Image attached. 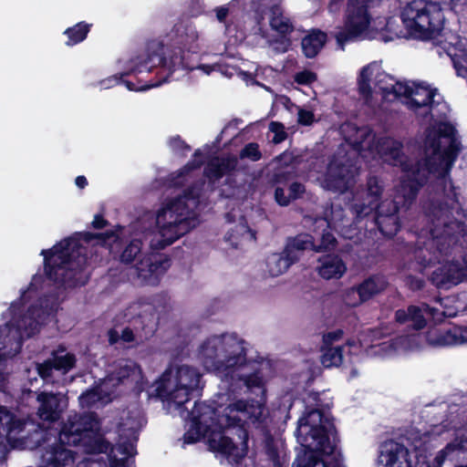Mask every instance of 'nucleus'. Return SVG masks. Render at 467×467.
I'll return each mask as SVG.
<instances>
[{
    "label": "nucleus",
    "instance_id": "a878e982",
    "mask_svg": "<svg viewBox=\"0 0 467 467\" xmlns=\"http://www.w3.org/2000/svg\"><path fill=\"white\" fill-rule=\"evenodd\" d=\"M395 321L399 324H406L409 321L412 322V328L414 330H421L426 325L427 321L420 306L410 305L407 309H398L395 312Z\"/></svg>",
    "mask_w": 467,
    "mask_h": 467
},
{
    "label": "nucleus",
    "instance_id": "393cba45",
    "mask_svg": "<svg viewBox=\"0 0 467 467\" xmlns=\"http://www.w3.org/2000/svg\"><path fill=\"white\" fill-rule=\"evenodd\" d=\"M297 261L298 257L290 255L288 253H285L284 249L282 253H274L268 255L266 258V266L272 276H278Z\"/></svg>",
    "mask_w": 467,
    "mask_h": 467
},
{
    "label": "nucleus",
    "instance_id": "774afa93",
    "mask_svg": "<svg viewBox=\"0 0 467 467\" xmlns=\"http://www.w3.org/2000/svg\"><path fill=\"white\" fill-rule=\"evenodd\" d=\"M109 342L110 345H114L118 343V341L120 339V335L118 333L117 330L111 328L109 330Z\"/></svg>",
    "mask_w": 467,
    "mask_h": 467
},
{
    "label": "nucleus",
    "instance_id": "09e8293b",
    "mask_svg": "<svg viewBox=\"0 0 467 467\" xmlns=\"http://www.w3.org/2000/svg\"><path fill=\"white\" fill-rule=\"evenodd\" d=\"M96 244L101 246L111 245L119 239L117 231L107 230L103 233H96Z\"/></svg>",
    "mask_w": 467,
    "mask_h": 467
},
{
    "label": "nucleus",
    "instance_id": "e433bc0d",
    "mask_svg": "<svg viewBox=\"0 0 467 467\" xmlns=\"http://www.w3.org/2000/svg\"><path fill=\"white\" fill-rule=\"evenodd\" d=\"M461 150V143L458 140L449 141V145L444 149L441 150V153L438 154L442 161H444L447 166L451 167L456 161L459 152Z\"/></svg>",
    "mask_w": 467,
    "mask_h": 467
},
{
    "label": "nucleus",
    "instance_id": "8fccbe9b",
    "mask_svg": "<svg viewBox=\"0 0 467 467\" xmlns=\"http://www.w3.org/2000/svg\"><path fill=\"white\" fill-rule=\"evenodd\" d=\"M317 78V74L310 70L299 71L295 75V81L299 85H311Z\"/></svg>",
    "mask_w": 467,
    "mask_h": 467
},
{
    "label": "nucleus",
    "instance_id": "0e129e2a",
    "mask_svg": "<svg viewBox=\"0 0 467 467\" xmlns=\"http://www.w3.org/2000/svg\"><path fill=\"white\" fill-rule=\"evenodd\" d=\"M127 458H117L116 456L111 457L109 460L110 467H127Z\"/></svg>",
    "mask_w": 467,
    "mask_h": 467
},
{
    "label": "nucleus",
    "instance_id": "473e14b6",
    "mask_svg": "<svg viewBox=\"0 0 467 467\" xmlns=\"http://www.w3.org/2000/svg\"><path fill=\"white\" fill-rule=\"evenodd\" d=\"M270 26L281 36H286L293 32L294 26L288 18H285L279 10L277 5H274L271 8Z\"/></svg>",
    "mask_w": 467,
    "mask_h": 467
},
{
    "label": "nucleus",
    "instance_id": "b1692460",
    "mask_svg": "<svg viewBox=\"0 0 467 467\" xmlns=\"http://www.w3.org/2000/svg\"><path fill=\"white\" fill-rule=\"evenodd\" d=\"M327 41L326 32L318 28L311 29L301 40V48L307 58L316 57L325 47Z\"/></svg>",
    "mask_w": 467,
    "mask_h": 467
},
{
    "label": "nucleus",
    "instance_id": "9d476101",
    "mask_svg": "<svg viewBox=\"0 0 467 467\" xmlns=\"http://www.w3.org/2000/svg\"><path fill=\"white\" fill-rule=\"evenodd\" d=\"M443 6L439 0H413L408 3L400 15L408 34L420 40H431L440 36L445 22Z\"/></svg>",
    "mask_w": 467,
    "mask_h": 467
},
{
    "label": "nucleus",
    "instance_id": "f3484780",
    "mask_svg": "<svg viewBox=\"0 0 467 467\" xmlns=\"http://www.w3.org/2000/svg\"><path fill=\"white\" fill-rule=\"evenodd\" d=\"M26 421L16 417L4 406H0V458L6 452V443H11L16 435L24 431Z\"/></svg>",
    "mask_w": 467,
    "mask_h": 467
},
{
    "label": "nucleus",
    "instance_id": "a211bd4d",
    "mask_svg": "<svg viewBox=\"0 0 467 467\" xmlns=\"http://www.w3.org/2000/svg\"><path fill=\"white\" fill-rule=\"evenodd\" d=\"M226 408L227 407L224 409ZM188 413L194 426H203V428L210 430L211 426L215 423L218 424L220 428L218 432H224L225 424L222 421V417L225 414V410H223V413L221 416H218L217 410L214 407L204 402L195 401L192 409L189 410ZM213 433H217V431H211V433L208 434L207 441Z\"/></svg>",
    "mask_w": 467,
    "mask_h": 467
},
{
    "label": "nucleus",
    "instance_id": "2f4dec72",
    "mask_svg": "<svg viewBox=\"0 0 467 467\" xmlns=\"http://www.w3.org/2000/svg\"><path fill=\"white\" fill-rule=\"evenodd\" d=\"M91 27L92 24H88L85 21L78 22L73 26L67 27L64 31V35L67 36L66 45L67 47H73L83 42L90 32Z\"/></svg>",
    "mask_w": 467,
    "mask_h": 467
},
{
    "label": "nucleus",
    "instance_id": "4d7b16f0",
    "mask_svg": "<svg viewBox=\"0 0 467 467\" xmlns=\"http://www.w3.org/2000/svg\"><path fill=\"white\" fill-rule=\"evenodd\" d=\"M275 201L280 206H288L291 202L289 195L285 193V189L281 186H276L274 193Z\"/></svg>",
    "mask_w": 467,
    "mask_h": 467
},
{
    "label": "nucleus",
    "instance_id": "e2e57ef3",
    "mask_svg": "<svg viewBox=\"0 0 467 467\" xmlns=\"http://www.w3.org/2000/svg\"><path fill=\"white\" fill-rule=\"evenodd\" d=\"M120 339L126 343L133 342L135 340L133 330L129 327H124L120 334Z\"/></svg>",
    "mask_w": 467,
    "mask_h": 467
},
{
    "label": "nucleus",
    "instance_id": "69168bd1",
    "mask_svg": "<svg viewBox=\"0 0 467 467\" xmlns=\"http://www.w3.org/2000/svg\"><path fill=\"white\" fill-rule=\"evenodd\" d=\"M372 71L369 65L363 67L360 69L358 80H368L370 81Z\"/></svg>",
    "mask_w": 467,
    "mask_h": 467
},
{
    "label": "nucleus",
    "instance_id": "49530a36",
    "mask_svg": "<svg viewBox=\"0 0 467 467\" xmlns=\"http://www.w3.org/2000/svg\"><path fill=\"white\" fill-rule=\"evenodd\" d=\"M250 7L253 17L255 19L256 23L260 25L266 16L268 7L262 3V0H252Z\"/></svg>",
    "mask_w": 467,
    "mask_h": 467
},
{
    "label": "nucleus",
    "instance_id": "f8f14e48",
    "mask_svg": "<svg viewBox=\"0 0 467 467\" xmlns=\"http://www.w3.org/2000/svg\"><path fill=\"white\" fill-rule=\"evenodd\" d=\"M374 0H348L346 9L344 26L335 35L337 44L341 50L347 43L360 36L370 24L368 4Z\"/></svg>",
    "mask_w": 467,
    "mask_h": 467
},
{
    "label": "nucleus",
    "instance_id": "f704fd0d",
    "mask_svg": "<svg viewBox=\"0 0 467 467\" xmlns=\"http://www.w3.org/2000/svg\"><path fill=\"white\" fill-rule=\"evenodd\" d=\"M321 363L325 368L339 367L343 362V347H323Z\"/></svg>",
    "mask_w": 467,
    "mask_h": 467
},
{
    "label": "nucleus",
    "instance_id": "1a4fd4ad",
    "mask_svg": "<svg viewBox=\"0 0 467 467\" xmlns=\"http://www.w3.org/2000/svg\"><path fill=\"white\" fill-rule=\"evenodd\" d=\"M244 343L234 335L213 336L201 345L198 358L207 371L233 378L235 369L246 363Z\"/></svg>",
    "mask_w": 467,
    "mask_h": 467
},
{
    "label": "nucleus",
    "instance_id": "cd10ccee",
    "mask_svg": "<svg viewBox=\"0 0 467 467\" xmlns=\"http://www.w3.org/2000/svg\"><path fill=\"white\" fill-rule=\"evenodd\" d=\"M156 390L160 397L165 398L170 403H173L177 410L186 411H189V409L185 404L192 399L195 393L191 389H185V391L182 389L174 393V388L171 390H168L163 383Z\"/></svg>",
    "mask_w": 467,
    "mask_h": 467
},
{
    "label": "nucleus",
    "instance_id": "680f3d73",
    "mask_svg": "<svg viewBox=\"0 0 467 467\" xmlns=\"http://www.w3.org/2000/svg\"><path fill=\"white\" fill-rule=\"evenodd\" d=\"M109 224V222L106 220L102 213L95 214L93 221L91 222V227L97 230L104 229Z\"/></svg>",
    "mask_w": 467,
    "mask_h": 467
},
{
    "label": "nucleus",
    "instance_id": "4be33fe9",
    "mask_svg": "<svg viewBox=\"0 0 467 467\" xmlns=\"http://www.w3.org/2000/svg\"><path fill=\"white\" fill-rule=\"evenodd\" d=\"M201 373L193 367L182 365L178 367L175 374L174 393L182 389H191L199 395V385L201 381Z\"/></svg>",
    "mask_w": 467,
    "mask_h": 467
},
{
    "label": "nucleus",
    "instance_id": "ddd939ff",
    "mask_svg": "<svg viewBox=\"0 0 467 467\" xmlns=\"http://www.w3.org/2000/svg\"><path fill=\"white\" fill-rule=\"evenodd\" d=\"M376 85L385 95L393 94L410 99V106L415 110L425 107L431 108L438 91L437 88L421 86L414 89L406 83L395 81L385 73L377 76Z\"/></svg>",
    "mask_w": 467,
    "mask_h": 467
},
{
    "label": "nucleus",
    "instance_id": "58836bf2",
    "mask_svg": "<svg viewBox=\"0 0 467 467\" xmlns=\"http://www.w3.org/2000/svg\"><path fill=\"white\" fill-rule=\"evenodd\" d=\"M337 245V241L335 235L329 231L325 230L321 235L320 244L318 245L315 244L314 251L317 253L331 251L336 249Z\"/></svg>",
    "mask_w": 467,
    "mask_h": 467
},
{
    "label": "nucleus",
    "instance_id": "4c0bfd02",
    "mask_svg": "<svg viewBox=\"0 0 467 467\" xmlns=\"http://www.w3.org/2000/svg\"><path fill=\"white\" fill-rule=\"evenodd\" d=\"M202 152L200 150H196L193 153L192 159L189 161L178 172V177H184L192 171L200 169L203 164Z\"/></svg>",
    "mask_w": 467,
    "mask_h": 467
},
{
    "label": "nucleus",
    "instance_id": "9b49d317",
    "mask_svg": "<svg viewBox=\"0 0 467 467\" xmlns=\"http://www.w3.org/2000/svg\"><path fill=\"white\" fill-rule=\"evenodd\" d=\"M141 250L142 241L132 239L122 251L120 261L130 264L140 258L135 265L138 277L147 285H153L159 281V276L168 270L171 261L167 255L153 252L140 258Z\"/></svg>",
    "mask_w": 467,
    "mask_h": 467
},
{
    "label": "nucleus",
    "instance_id": "de8ad7c7",
    "mask_svg": "<svg viewBox=\"0 0 467 467\" xmlns=\"http://www.w3.org/2000/svg\"><path fill=\"white\" fill-rule=\"evenodd\" d=\"M434 130L441 139H448L449 141L458 140L456 137L457 130L451 122H441Z\"/></svg>",
    "mask_w": 467,
    "mask_h": 467
},
{
    "label": "nucleus",
    "instance_id": "5fc2aeb1",
    "mask_svg": "<svg viewBox=\"0 0 467 467\" xmlns=\"http://www.w3.org/2000/svg\"><path fill=\"white\" fill-rule=\"evenodd\" d=\"M305 192V185L299 182H294L288 187V195L291 202L301 198Z\"/></svg>",
    "mask_w": 467,
    "mask_h": 467
},
{
    "label": "nucleus",
    "instance_id": "412c9836",
    "mask_svg": "<svg viewBox=\"0 0 467 467\" xmlns=\"http://www.w3.org/2000/svg\"><path fill=\"white\" fill-rule=\"evenodd\" d=\"M317 263V271L326 280L339 279L347 272L345 262L340 255L336 254L321 255Z\"/></svg>",
    "mask_w": 467,
    "mask_h": 467
},
{
    "label": "nucleus",
    "instance_id": "6e6552de",
    "mask_svg": "<svg viewBox=\"0 0 467 467\" xmlns=\"http://www.w3.org/2000/svg\"><path fill=\"white\" fill-rule=\"evenodd\" d=\"M200 189L189 186L182 195L170 201L158 214V223L163 221L160 227L161 237L150 243L153 250H162L171 245L179 238L189 233L198 223V217L194 211L189 207L187 202L193 205L199 202Z\"/></svg>",
    "mask_w": 467,
    "mask_h": 467
},
{
    "label": "nucleus",
    "instance_id": "052dcab7",
    "mask_svg": "<svg viewBox=\"0 0 467 467\" xmlns=\"http://www.w3.org/2000/svg\"><path fill=\"white\" fill-rule=\"evenodd\" d=\"M358 89L361 97L365 99H370L372 97V88L370 86V81L358 80Z\"/></svg>",
    "mask_w": 467,
    "mask_h": 467
},
{
    "label": "nucleus",
    "instance_id": "6ab92c4d",
    "mask_svg": "<svg viewBox=\"0 0 467 467\" xmlns=\"http://www.w3.org/2000/svg\"><path fill=\"white\" fill-rule=\"evenodd\" d=\"M389 282L384 275L375 274L365 278L358 285L351 287L347 294L348 296L355 293L358 294V303L353 304V306H356L367 302L379 295L387 288Z\"/></svg>",
    "mask_w": 467,
    "mask_h": 467
},
{
    "label": "nucleus",
    "instance_id": "c9c22d12",
    "mask_svg": "<svg viewBox=\"0 0 467 467\" xmlns=\"http://www.w3.org/2000/svg\"><path fill=\"white\" fill-rule=\"evenodd\" d=\"M141 373L140 367L134 361L126 360L124 364H119L116 376L119 382L133 378Z\"/></svg>",
    "mask_w": 467,
    "mask_h": 467
},
{
    "label": "nucleus",
    "instance_id": "13d9d810",
    "mask_svg": "<svg viewBox=\"0 0 467 467\" xmlns=\"http://www.w3.org/2000/svg\"><path fill=\"white\" fill-rule=\"evenodd\" d=\"M453 336L450 331L445 333H439L434 339L431 337V333H429V340L431 344L437 346H447L451 343Z\"/></svg>",
    "mask_w": 467,
    "mask_h": 467
},
{
    "label": "nucleus",
    "instance_id": "4468645a",
    "mask_svg": "<svg viewBox=\"0 0 467 467\" xmlns=\"http://www.w3.org/2000/svg\"><path fill=\"white\" fill-rule=\"evenodd\" d=\"M357 167L350 159H333L324 175V188L337 193H345L356 182Z\"/></svg>",
    "mask_w": 467,
    "mask_h": 467
},
{
    "label": "nucleus",
    "instance_id": "3c124183",
    "mask_svg": "<svg viewBox=\"0 0 467 467\" xmlns=\"http://www.w3.org/2000/svg\"><path fill=\"white\" fill-rule=\"evenodd\" d=\"M406 285L412 291L422 290L425 286V280L421 276L408 275L405 277Z\"/></svg>",
    "mask_w": 467,
    "mask_h": 467
},
{
    "label": "nucleus",
    "instance_id": "338daca9",
    "mask_svg": "<svg viewBox=\"0 0 467 467\" xmlns=\"http://www.w3.org/2000/svg\"><path fill=\"white\" fill-rule=\"evenodd\" d=\"M215 12L218 21L224 22L229 14V9L225 6H220L216 8Z\"/></svg>",
    "mask_w": 467,
    "mask_h": 467
},
{
    "label": "nucleus",
    "instance_id": "bb28decb",
    "mask_svg": "<svg viewBox=\"0 0 467 467\" xmlns=\"http://www.w3.org/2000/svg\"><path fill=\"white\" fill-rule=\"evenodd\" d=\"M149 300V304L151 306L153 310V313L151 314L153 323L150 327V331L153 333L157 330L161 319L171 311V298L166 293H159L151 296Z\"/></svg>",
    "mask_w": 467,
    "mask_h": 467
},
{
    "label": "nucleus",
    "instance_id": "bf43d9fd",
    "mask_svg": "<svg viewBox=\"0 0 467 467\" xmlns=\"http://www.w3.org/2000/svg\"><path fill=\"white\" fill-rule=\"evenodd\" d=\"M416 259L423 267H427L433 263V258L428 250L420 249L416 252Z\"/></svg>",
    "mask_w": 467,
    "mask_h": 467
},
{
    "label": "nucleus",
    "instance_id": "6e6d98bb",
    "mask_svg": "<svg viewBox=\"0 0 467 467\" xmlns=\"http://www.w3.org/2000/svg\"><path fill=\"white\" fill-rule=\"evenodd\" d=\"M343 335L344 332L340 328L325 333L322 337L324 347H332V344L341 339Z\"/></svg>",
    "mask_w": 467,
    "mask_h": 467
},
{
    "label": "nucleus",
    "instance_id": "423d86ee",
    "mask_svg": "<svg viewBox=\"0 0 467 467\" xmlns=\"http://www.w3.org/2000/svg\"><path fill=\"white\" fill-rule=\"evenodd\" d=\"M86 249L78 240L67 237L50 249H44V274L59 286L76 287L87 265Z\"/></svg>",
    "mask_w": 467,
    "mask_h": 467
},
{
    "label": "nucleus",
    "instance_id": "7c9ffc66",
    "mask_svg": "<svg viewBox=\"0 0 467 467\" xmlns=\"http://www.w3.org/2000/svg\"><path fill=\"white\" fill-rule=\"evenodd\" d=\"M40 308L31 306L26 314L18 321L17 328L23 330L22 335L27 338L34 337L40 331L41 323L35 318V315Z\"/></svg>",
    "mask_w": 467,
    "mask_h": 467
},
{
    "label": "nucleus",
    "instance_id": "39448f33",
    "mask_svg": "<svg viewBox=\"0 0 467 467\" xmlns=\"http://www.w3.org/2000/svg\"><path fill=\"white\" fill-rule=\"evenodd\" d=\"M198 39L196 27L191 22L177 23L168 35L167 47L162 42L149 43L147 58L130 72L150 71L156 66L167 67L170 75L178 69L192 70L195 67L189 58L199 51Z\"/></svg>",
    "mask_w": 467,
    "mask_h": 467
},
{
    "label": "nucleus",
    "instance_id": "c85d7f7f",
    "mask_svg": "<svg viewBox=\"0 0 467 467\" xmlns=\"http://www.w3.org/2000/svg\"><path fill=\"white\" fill-rule=\"evenodd\" d=\"M314 238L308 234H299L295 237L289 238L285 246V253L290 255H296L299 258V253L306 250L314 251Z\"/></svg>",
    "mask_w": 467,
    "mask_h": 467
},
{
    "label": "nucleus",
    "instance_id": "7ed1b4c3",
    "mask_svg": "<svg viewBox=\"0 0 467 467\" xmlns=\"http://www.w3.org/2000/svg\"><path fill=\"white\" fill-rule=\"evenodd\" d=\"M453 209L442 200H431L425 207L433 245L441 256H451L430 276L431 283L439 289H450L467 278V246L461 243L465 224L453 216Z\"/></svg>",
    "mask_w": 467,
    "mask_h": 467
},
{
    "label": "nucleus",
    "instance_id": "20e7f679",
    "mask_svg": "<svg viewBox=\"0 0 467 467\" xmlns=\"http://www.w3.org/2000/svg\"><path fill=\"white\" fill-rule=\"evenodd\" d=\"M323 416L320 410L311 409L299 418L295 434L300 449L292 467H345L336 426H324Z\"/></svg>",
    "mask_w": 467,
    "mask_h": 467
},
{
    "label": "nucleus",
    "instance_id": "c03bdc74",
    "mask_svg": "<svg viewBox=\"0 0 467 467\" xmlns=\"http://www.w3.org/2000/svg\"><path fill=\"white\" fill-rule=\"evenodd\" d=\"M169 146L175 154L182 157H185L192 150L191 146L180 135L171 137L169 140Z\"/></svg>",
    "mask_w": 467,
    "mask_h": 467
},
{
    "label": "nucleus",
    "instance_id": "603ef678",
    "mask_svg": "<svg viewBox=\"0 0 467 467\" xmlns=\"http://www.w3.org/2000/svg\"><path fill=\"white\" fill-rule=\"evenodd\" d=\"M316 121L315 114L312 110L299 109L297 112V122L302 126H310Z\"/></svg>",
    "mask_w": 467,
    "mask_h": 467
},
{
    "label": "nucleus",
    "instance_id": "ea45409f",
    "mask_svg": "<svg viewBox=\"0 0 467 467\" xmlns=\"http://www.w3.org/2000/svg\"><path fill=\"white\" fill-rule=\"evenodd\" d=\"M208 432L209 430L203 428V426H194L192 421L191 429L184 433V442L187 444L195 443L204 438Z\"/></svg>",
    "mask_w": 467,
    "mask_h": 467
},
{
    "label": "nucleus",
    "instance_id": "f257e3e1",
    "mask_svg": "<svg viewBox=\"0 0 467 467\" xmlns=\"http://www.w3.org/2000/svg\"><path fill=\"white\" fill-rule=\"evenodd\" d=\"M224 432L210 435V451L232 457L239 462L248 451V428H253L264 437L263 448L267 459L275 467H281L277 443L271 433L272 419L265 401L238 400L225 409L222 417Z\"/></svg>",
    "mask_w": 467,
    "mask_h": 467
},
{
    "label": "nucleus",
    "instance_id": "79ce46f5",
    "mask_svg": "<svg viewBox=\"0 0 467 467\" xmlns=\"http://www.w3.org/2000/svg\"><path fill=\"white\" fill-rule=\"evenodd\" d=\"M424 145L426 149L432 150L434 156H437L441 153V138L434 130H430L425 136Z\"/></svg>",
    "mask_w": 467,
    "mask_h": 467
},
{
    "label": "nucleus",
    "instance_id": "37998d69",
    "mask_svg": "<svg viewBox=\"0 0 467 467\" xmlns=\"http://www.w3.org/2000/svg\"><path fill=\"white\" fill-rule=\"evenodd\" d=\"M247 389H252L254 388L260 389L262 392H265V385L263 375L260 370H256L253 373L244 376L241 378Z\"/></svg>",
    "mask_w": 467,
    "mask_h": 467
},
{
    "label": "nucleus",
    "instance_id": "dca6fc26",
    "mask_svg": "<svg viewBox=\"0 0 467 467\" xmlns=\"http://www.w3.org/2000/svg\"><path fill=\"white\" fill-rule=\"evenodd\" d=\"M39 403L37 415L44 421L55 422L61 417L67 407L66 396L60 392L41 391L36 396Z\"/></svg>",
    "mask_w": 467,
    "mask_h": 467
},
{
    "label": "nucleus",
    "instance_id": "f03ea898",
    "mask_svg": "<svg viewBox=\"0 0 467 467\" xmlns=\"http://www.w3.org/2000/svg\"><path fill=\"white\" fill-rule=\"evenodd\" d=\"M33 448L44 450L41 467H66L75 462L78 447L85 453H106L110 443L101 433V422L96 412L69 416L61 430H36L30 435Z\"/></svg>",
    "mask_w": 467,
    "mask_h": 467
},
{
    "label": "nucleus",
    "instance_id": "aec40b11",
    "mask_svg": "<svg viewBox=\"0 0 467 467\" xmlns=\"http://www.w3.org/2000/svg\"><path fill=\"white\" fill-rule=\"evenodd\" d=\"M379 460L381 462H385L386 467H412L408 448L394 441L384 444Z\"/></svg>",
    "mask_w": 467,
    "mask_h": 467
},
{
    "label": "nucleus",
    "instance_id": "2eb2a0df",
    "mask_svg": "<svg viewBox=\"0 0 467 467\" xmlns=\"http://www.w3.org/2000/svg\"><path fill=\"white\" fill-rule=\"evenodd\" d=\"M425 169L419 161L411 169L410 174L400 182V192L402 193L403 204H411L417 198L419 191L426 184L428 173L433 171L434 163L431 158L424 161Z\"/></svg>",
    "mask_w": 467,
    "mask_h": 467
},
{
    "label": "nucleus",
    "instance_id": "a18cd8bd",
    "mask_svg": "<svg viewBox=\"0 0 467 467\" xmlns=\"http://www.w3.org/2000/svg\"><path fill=\"white\" fill-rule=\"evenodd\" d=\"M269 130L274 133L272 142L279 144L285 141L287 138V133L283 123L279 121H271L269 124Z\"/></svg>",
    "mask_w": 467,
    "mask_h": 467
},
{
    "label": "nucleus",
    "instance_id": "864d4df0",
    "mask_svg": "<svg viewBox=\"0 0 467 467\" xmlns=\"http://www.w3.org/2000/svg\"><path fill=\"white\" fill-rule=\"evenodd\" d=\"M36 370L40 378L47 379L52 377L55 368H53L50 358H47L44 362L37 364Z\"/></svg>",
    "mask_w": 467,
    "mask_h": 467
},
{
    "label": "nucleus",
    "instance_id": "72a5a7b5",
    "mask_svg": "<svg viewBox=\"0 0 467 467\" xmlns=\"http://www.w3.org/2000/svg\"><path fill=\"white\" fill-rule=\"evenodd\" d=\"M49 358L55 370L60 371L62 374L69 372L76 366L77 362V358L72 353L59 355L54 351Z\"/></svg>",
    "mask_w": 467,
    "mask_h": 467
},
{
    "label": "nucleus",
    "instance_id": "a19ab883",
    "mask_svg": "<svg viewBox=\"0 0 467 467\" xmlns=\"http://www.w3.org/2000/svg\"><path fill=\"white\" fill-rule=\"evenodd\" d=\"M240 159H248L252 161H258L262 159V152L256 142H249L244 145L239 153Z\"/></svg>",
    "mask_w": 467,
    "mask_h": 467
},
{
    "label": "nucleus",
    "instance_id": "0eeeda50",
    "mask_svg": "<svg viewBox=\"0 0 467 467\" xmlns=\"http://www.w3.org/2000/svg\"><path fill=\"white\" fill-rule=\"evenodd\" d=\"M383 184L378 176H369L366 190L360 197L355 199L352 211L358 220L372 216V223L379 232L387 238H392L400 231L401 224L399 218L400 202L381 201Z\"/></svg>",
    "mask_w": 467,
    "mask_h": 467
},
{
    "label": "nucleus",
    "instance_id": "c756f323",
    "mask_svg": "<svg viewBox=\"0 0 467 467\" xmlns=\"http://www.w3.org/2000/svg\"><path fill=\"white\" fill-rule=\"evenodd\" d=\"M130 73V72H124V73H121L119 76L114 75V76H112V77H110V78H109L107 79H104L102 81V84L106 88H110V87H112L114 85L119 84V83H124L129 90L140 91V90H146V89H149V88H151L158 87V86L161 85L162 83L167 82L168 81V78L170 77V74H168L161 80H158L156 82H151V83H150L148 85H141V86L138 87V86L135 85V83L124 79V77L129 76Z\"/></svg>",
    "mask_w": 467,
    "mask_h": 467
},
{
    "label": "nucleus",
    "instance_id": "5701e85b",
    "mask_svg": "<svg viewBox=\"0 0 467 467\" xmlns=\"http://www.w3.org/2000/svg\"><path fill=\"white\" fill-rule=\"evenodd\" d=\"M238 165L235 156H227L210 161L204 168V175L213 181L221 180L225 174L234 171Z\"/></svg>",
    "mask_w": 467,
    "mask_h": 467
}]
</instances>
